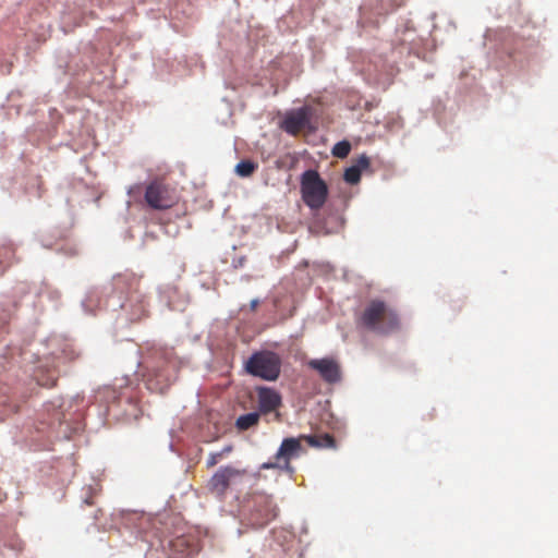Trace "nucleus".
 <instances>
[{
    "instance_id": "nucleus-12",
    "label": "nucleus",
    "mask_w": 558,
    "mask_h": 558,
    "mask_svg": "<svg viewBox=\"0 0 558 558\" xmlns=\"http://www.w3.org/2000/svg\"><path fill=\"white\" fill-rule=\"evenodd\" d=\"M301 444L304 441L313 448H330L335 447V439L329 434L324 435H300Z\"/></svg>"
},
{
    "instance_id": "nucleus-11",
    "label": "nucleus",
    "mask_w": 558,
    "mask_h": 558,
    "mask_svg": "<svg viewBox=\"0 0 558 558\" xmlns=\"http://www.w3.org/2000/svg\"><path fill=\"white\" fill-rule=\"evenodd\" d=\"M308 116L305 109H300L286 117L282 123L283 130L292 135H296L307 123Z\"/></svg>"
},
{
    "instance_id": "nucleus-2",
    "label": "nucleus",
    "mask_w": 558,
    "mask_h": 558,
    "mask_svg": "<svg viewBox=\"0 0 558 558\" xmlns=\"http://www.w3.org/2000/svg\"><path fill=\"white\" fill-rule=\"evenodd\" d=\"M282 361L278 353L269 350L254 352L244 363L247 374L266 381H276L281 373Z\"/></svg>"
},
{
    "instance_id": "nucleus-15",
    "label": "nucleus",
    "mask_w": 558,
    "mask_h": 558,
    "mask_svg": "<svg viewBox=\"0 0 558 558\" xmlns=\"http://www.w3.org/2000/svg\"><path fill=\"white\" fill-rule=\"evenodd\" d=\"M351 150V144L348 141L337 143L332 148V155L338 158H345Z\"/></svg>"
},
{
    "instance_id": "nucleus-17",
    "label": "nucleus",
    "mask_w": 558,
    "mask_h": 558,
    "mask_svg": "<svg viewBox=\"0 0 558 558\" xmlns=\"http://www.w3.org/2000/svg\"><path fill=\"white\" fill-rule=\"evenodd\" d=\"M369 165H371L369 158L366 155H361L353 161L352 166L354 168H356L362 173L363 170H366L369 168Z\"/></svg>"
},
{
    "instance_id": "nucleus-9",
    "label": "nucleus",
    "mask_w": 558,
    "mask_h": 558,
    "mask_svg": "<svg viewBox=\"0 0 558 558\" xmlns=\"http://www.w3.org/2000/svg\"><path fill=\"white\" fill-rule=\"evenodd\" d=\"M307 366L316 371L327 384H337L341 380V366L333 357L313 359L307 362Z\"/></svg>"
},
{
    "instance_id": "nucleus-10",
    "label": "nucleus",
    "mask_w": 558,
    "mask_h": 558,
    "mask_svg": "<svg viewBox=\"0 0 558 558\" xmlns=\"http://www.w3.org/2000/svg\"><path fill=\"white\" fill-rule=\"evenodd\" d=\"M258 412L268 414L281 407L282 399L278 391L269 387H257Z\"/></svg>"
},
{
    "instance_id": "nucleus-1",
    "label": "nucleus",
    "mask_w": 558,
    "mask_h": 558,
    "mask_svg": "<svg viewBox=\"0 0 558 558\" xmlns=\"http://www.w3.org/2000/svg\"><path fill=\"white\" fill-rule=\"evenodd\" d=\"M356 326L378 335H388L400 328L397 312L381 300H372L356 317Z\"/></svg>"
},
{
    "instance_id": "nucleus-6",
    "label": "nucleus",
    "mask_w": 558,
    "mask_h": 558,
    "mask_svg": "<svg viewBox=\"0 0 558 558\" xmlns=\"http://www.w3.org/2000/svg\"><path fill=\"white\" fill-rule=\"evenodd\" d=\"M305 449L301 444V439L289 437L284 438L275 454L274 462H267L263 464V469H281L286 471L293 472V468L291 466V459L298 458Z\"/></svg>"
},
{
    "instance_id": "nucleus-19",
    "label": "nucleus",
    "mask_w": 558,
    "mask_h": 558,
    "mask_svg": "<svg viewBox=\"0 0 558 558\" xmlns=\"http://www.w3.org/2000/svg\"><path fill=\"white\" fill-rule=\"evenodd\" d=\"M232 451V446H227L225 447L223 449H221L219 452V454L221 456V458L223 459L225 457H227L230 452Z\"/></svg>"
},
{
    "instance_id": "nucleus-14",
    "label": "nucleus",
    "mask_w": 558,
    "mask_h": 558,
    "mask_svg": "<svg viewBox=\"0 0 558 558\" xmlns=\"http://www.w3.org/2000/svg\"><path fill=\"white\" fill-rule=\"evenodd\" d=\"M257 169V165L251 160H242L235 167V172L240 177H250Z\"/></svg>"
},
{
    "instance_id": "nucleus-3",
    "label": "nucleus",
    "mask_w": 558,
    "mask_h": 558,
    "mask_svg": "<svg viewBox=\"0 0 558 558\" xmlns=\"http://www.w3.org/2000/svg\"><path fill=\"white\" fill-rule=\"evenodd\" d=\"M113 288L121 294H126V302L121 307L126 308L128 304L135 303L132 312V319L137 320L146 316L147 300L140 290V280L134 276L119 275L113 278Z\"/></svg>"
},
{
    "instance_id": "nucleus-7",
    "label": "nucleus",
    "mask_w": 558,
    "mask_h": 558,
    "mask_svg": "<svg viewBox=\"0 0 558 558\" xmlns=\"http://www.w3.org/2000/svg\"><path fill=\"white\" fill-rule=\"evenodd\" d=\"M245 475L246 470L244 469H238L232 465L221 466L208 481L207 488L213 495L223 499L230 485Z\"/></svg>"
},
{
    "instance_id": "nucleus-5",
    "label": "nucleus",
    "mask_w": 558,
    "mask_h": 558,
    "mask_svg": "<svg viewBox=\"0 0 558 558\" xmlns=\"http://www.w3.org/2000/svg\"><path fill=\"white\" fill-rule=\"evenodd\" d=\"M277 506L270 496L255 494L252 497L250 513L246 518L250 525L256 529L266 526L277 517Z\"/></svg>"
},
{
    "instance_id": "nucleus-8",
    "label": "nucleus",
    "mask_w": 558,
    "mask_h": 558,
    "mask_svg": "<svg viewBox=\"0 0 558 558\" xmlns=\"http://www.w3.org/2000/svg\"><path fill=\"white\" fill-rule=\"evenodd\" d=\"M144 197L148 206L159 210L171 208L175 203L169 187L159 181L147 185Z\"/></svg>"
},
{
    "instance_id": "nucleus-13",
    "label": "nucleus",
    "mask_w": 558,
    "mask_h": 558,
    "mask_svg": "<svg viewBox=\"0 0 558 558\" xmlns=\"http://www.w3.org/2000/svg\"><path fill=\"white\" fill-rule=\"evenodd\" d=\"M259 417V412H251L240 415L235 421V427L239 430H247L248 428L256 426L258 424Z\"/></svg>"
},
{
    "instance_id": "nucleus-16",
    "label": "nucleus",
    "mask_w": 558,
    "mask_h": 558,
    "mask_svg": "<svg viewBox=\"0 0 558 558\" xmlns=\"http://www.w3.org/2000/svg\"><path fill=\"white\" fill-rule=\"evenodd\" d=\"M343 179L347 183L356 184L361 180V172L353 166L345 169Z\"/></svg>"
},
{
    "instance_id": "nucleus-18",
    "label": "nucleus",
    "mask_w": 558,
    "mask_h": 558,
    "mask_svg": "<svg viewBox=\"0 0 558 558\" xmlns=\"http://www.w3.org/2000/svg\"><path fill=\"white\" fill-rule=\"evenodd\" d=\"M221 456L219 454V452H213L209 454L207 461H206V465L207 468H214L220 460H221Z\"/></svg>"
},
{
    "instance_id": "nucleus-21",
    "label": "nucleus",
    "mask_w": 558,
    "mask_h": 558,
    "mask_svg": "<svg viewBox=\"0 0 558 558\" xmlns=\"http://www.w3.org/2000/svg\"><path fill=\"white\" fill-rule=\"evenodd\" d=\"M61 415L62 414L59 411H54L53 417H54L56 421L61 423Z\"/></svg>"
},
{
    "instance_id": "nucleus-4",
    "label": "nucleus",
    "mask_w": 558,
    "mask_h": 558,
    "mask_svg": "<svg viewBox=\"0 0 558 558\" xmlns=\"http://www.w3.org/2000/svg\"><path fill=\"white\" fill-rule=\"evenodd\" d=\"M302 199L312 210L320 209L328 196V187L317 171L306 170L301 177Z\"/></svg>"
},
{
    "instance_id": "nucleus-20",
    "label": "nucleus",
    "mask_w": 558,
    "mask_h": 558,
    "mask_svg": "<svg viewBox=\"0 0 558 558\" xmlns=\"http://www.w3.org/2000/svg\"><path fill=\"white\" fill-rule=\"evenodd\" d=\"M258 304H259V301L257 299L252 300L251 303H250L251 311L255 312L257 306H258Z\"/></svg>"
}]
</instances>
